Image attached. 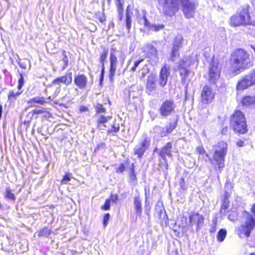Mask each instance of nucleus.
Wrapping results in <instances>:
<instances>
[{"label": "nucleus", "instance_id": "1", "mask_svg": "<svg viewBox=\"0 0 255 255\" xmlns=\"http://www.w3.org/2000/svg\"><path fill=\"white\" fill-rule=\"evenodd\" d=\"M159 9L165 16L172 17L181 7L185 16L193 17L197 4L194 0H158Z\"/></svg>", "mask_w": 255, "mask_h": 255}, {"label": "nucleus", "instance_id": "2", "mask_svg": "<svg viewBox=\"0 0 255 255\" xmlns=\"http://www.w3.org/2000/svg\"><path fill=\"white\" fill-rule=\"evenodd\" d=\"M227 147L228 144L226 142L223 141L218 142L217 145L214 146V153L212 158H209L208 155L206 154L203 145L197 147L196 151L199 154V159H203L207 161L208 158L212 165H217L219 168H223L225 165V157L227 154Z\"/></svg>", "mask_w": 255, "mask_h": 255}, {"label": "nucleus", "instance_id": "3", "mask_svg": "<svg viewBox=\"0 0 255 255\" xmlns=\"http://www.w3.org/2000/svg\"><path fill=\"white\" fill-rule=\"evenodd\" d=\"M233 67L237 70L246 68L252 65L249 54L242 49L236 50L233 54Z\"/></svg>", "mask_w": 255, "mask_h": 255}, {"label": "nucleus", "instance_id": "4", "mask_svg": "<svg viewBox=\"0 0 255 255\" xmlns=\"http://www.w3.org/2000/svg\"><path fill=\"white\" fill-rule=\"evenodd\" d=\"M230 126L235 131L240 133L243 134L248 131L245 117L240 111H236L233 114Z\"/></svg>", "mask_w": 255, "mask_h": 255}, {"label": "nucleus", "instance_id": "5", "mask_svg": "<svg viewBox=\"0 0 255 255\" xmlns=\"http://www.w3.org/2000/svg\"><path fill=\"white\" fill-rule=\"evenodd\" d=\"M251 211L255 216V204L252 207ZM243 220L240 230L243 234L248 237L250 236L252 231L255 227V218L252 214L244 211Z\"/></svg>", "mask_w": 255, "mask_h": 255}, {"label": "nucleus", "instance_id": "6", "mask_svg": "<svg viewBox=\"0 0 255 255\" xmlns=\"http://www.w3.org/2000/svg\"><path fill=\"white\" fill-rule=\"evenodd\" d=\"M175 108V104L173 100H165L161 105L158 112L161 116L166 118L174 112Z\"/></svg>", "mask_w": 255, "mask_h": 255}, {"label": "nucleus", "instance_id": "7", "mask_svg": "<svg viewBox=\"0 0 255 255\" xmlns=\"http://www.w3.org/2000/svg\"><path fill=\"white\" fill-rule=\"evenodd\" d=\"M254 84H255V71H253L238 82L237 89L238 90H243Z\"/></svg>", "mask_w": 255, "mask_h": 255}, {"label": "nucleus", "instance_id": "8", "mask_svg": "<svg viewBox=\"0 0 255 255\" xmlns=\"http://www.w3.org/2000/svg\"><path fill=\"white\" fill-rule=\"evenodd\" d=\"M150 141L145 137L142 140L138 143L133 148V154L138 158H141L150 146Z\"/></svg>", "mask_w": 255, "mask_h": 255}, {"label": "nucleus", "instance_id": "9", "mask_svg": "<svg viewBox=\"0 0 255 255\" xmlns=\"http://www.w3.org/2000/svg\"><path fill=\"white\" fill-rule=\"evenodd\" d=\"M189 221L188 226L193 227V225H195L196 231L199 232L204 225V217L202 214L194 212L189 216Z\"/></svg>", "mask_w": 255, "mask_h": 255}, {"label": "nucleus", "instance_id": "10", "mask_svg": "<svg viewBox=\"0 0 255 255\" xmlns=\"http://www.w3.org/2000/svg\"><path fill=\"white\" fill-rule=\"evenodd\" d=\"M177 127V123H169L165 127H160L159 126H155L153 128L154 132L163 137L167 136L169 133H171L173 129Z\"/></svg>", "mask_w": 255, "mask_h": 255}, {"label": "nucleus", "instance_id": "11", "mask_svg": "<svg viewBox=\"0 0 255 255\" xmlns=\"http://www.w3.org/2000/svg\"><path fill=\"white\" fill-rule=\"evenodd\" d=\"M145 52L146 57L152 65H155L159 61L157 50L152 45L148 44L146 45Z\"/></svg>", "mask_w": 255, "mask_h": 255}, {"label": "nucleus", "instance_id": "12", "mask_svg": "<svg viewBox=\"0 0 255 255\" xmlns=\"http://www.w3.org/2000/svg\"><path fill=\"white\" fill-rule=\"evenodd\" d=\"M208 81L211 84H215L219 80L220 76V70L218 68V64L213 62L209 68Z\"/></svg>", "mask_w": 255, "mask_h": 255}, {"label": "nucleus", "instance_id": "13", "mask_svg": "<svg viewBox=\"0 0 255 255\" xmlns=\"http://www.w3.org/2000/svg\"><path fill=\"white\" fill-rule=\"evenodd\" d=\"M215 93L208 85L204 86L201 93V101L205 104L210 103L214 99Z\"/></svg>", "mask_w": 255, "mask_h": 255}, {"label": "nucleus", "instance_id": "14", "mask_svg": "<svg viewBox=\"0 0 255 255\" xmlns=\"http://www.w3.org/2000/svg\"><path fill=\"white\" fill-rule=\"evenodd\" d=\"M172 148V143L170 142H167L164 146H163L160 149L156 147L154 149L153 152L158 151V153L159 156L163 159V160H165L166 159V156L169 157H172V154L171 153Z\"/></svg>", "mask_w": 255, "mask_h": 255}, {"label": "nucleus", "instance_id": "15", "mask_svg": "<svg viewBox=\"0 0 255 255\" xmlns=\"http://www.w3.org/2000/svg\"><path fill=\"white\" fill-rule=\"evenodd\" d=\"M118 51L114 49H112L110 52V77L111 79L114 76L117 69L118 59L117 57Z\"/></svg>", "mask_w": 255, "mask_h": 255}, {"label": "nucleus", "instance_id": "16", "mask_svg": "<svg viewBox=\"0 0 255 255\" xmlns=\"http://www.w3.org/2000/svg\"><path fill=\"white\" fill-rule=\"evenodd\" d=\"M156 77L153 74L150 73L147 78L146 83V92L148 95H152L155 91L156 88Z\"/></svg>", "mask_w": 255, "mask_h": 255}, {"label": "nucleus", "instance_id": "17", "mask_svg": "<svg viewBox=\"0 0 255 255\" xmlns=\"http://www.w3.org/2000/svg\"><path fill=\"white\" fill-rule=\"evenodd\" d=\"M170 74V70L169 66L164 65L161 68L158 80V84L161 87H164L166 85Z\"/></svg>", "mask_w": 255, "mask_h": 255}, {"label": "nucleus", "instance_id": "18", "mask_svg": "<svg viewBox=\"0 0 255 255\" xmlns=\"http://www.w3.org/2000/svg\"><path fill=\"white\" fill-rule=\"evenodd\" d=\"M72 82V73L71 72H68L65 75L53 80L51 85H58L59 86L61 83H63L66 86H68L71 84Z\"/></svg>", "mask_w": 255, "mask_h": 255}, {"label": "nucleus", "instance_id": "19", "mask_svg": "<svg viewBox=\"0 0 255 255\" xmlns=\"http://www.w3.org/2000/svg\"><path fill=\"white\" fill-rule=\"evenodd\" d=\"M74 82L80 89H85L88 84V78L84 74L79 73L75 75Z\"/></svg>", "mask_w": 255, "mask_h": 255}, {"label": "nucleus", "instance_id": "20", "mask_svg": "<svg viewBox=\"0 0 255 255\" xmlns=\"http://www.w3.org/2000/svg\"><path fill=\"white\" fill-rule=\"evenodd\" d=\"M249 6L243 7L238 14L240 16L244 25L251 24V16L249 13Z\"/></svg>", "mask_w": 255, "mask_h": 255}, {"label": "nucleus", "instance_id": "21", "mask_svg": "<svg viewBox=\"0 0 255 255\" xmlns=\"http://www.w3.org/2000/svg\"><path fill=\"white\" fill-rule=\"evenodd\" d=\"M140 22L143 24L145 26L149 27L150 30L154 31H159L160 29L163 28V25H150V23L147 20L145 15H143L142 18L140 19Z\"/></svg>", "mask_w": 255, "mask_h": 255}, {"label": "nucleus", "instance_id": "22", "mask_svg": "<svg viewBox=\"0 0 255 255\" xmlns=\"http://www.w3.org/2000/svg\"><path fill=\"white\" fill-rule=\"evenodd\" d=\"M229 195L228 192H226L224 195V199L222 200V203L220 208V214L222 215H226L227 213V210L230 205V201L229 200Z\"/></svg>", "mask_w": 255, "mask_h": 255}, {"label": "nucleus", "instance_id": "23", "mask_svg": "<svg viewBox=\"0 0 255 255\" xmlns=\"http://www.w3.org/2000/svg\"><path fill=\"white\" fill-rule=\"evenodd\" d=\"M134 209L136 212V216H140L142 214V208L141 205V200L139 197H134L133 198Z\"/></svg>", "mask_w": 255, "mask_h": 255}, {"label": "nucleus", "instance_id": "24", "mask_svg": "<svg viewBox=\"0 0 255 255\" xmlns=\"http://www.w3.org/2000/svg\"><path fill=\"white\" fill-rule=\"evenodd\" d=\"M189 66H186L184 60H181L179 64V70H180V75L182 77V80H185L188 75L189 71L187 68Z\"/></svg>", "mask_w": 255, "mask_h": 255}, {"label": "nucleus", "instance_id": "25", "mask_svg": "<svg viewBox=\"0 0 255 255\" xmlns=\"http://www.w3.org/2000/svg\"><path fill=\"white\" fill-rule=\"evenodd\" d=\"M108 54V50L106 49H104L103 52L100 54V63L102 64L101 81H102L103 78V75L105 71L104 62L107 58Z\"/></svg>", "mask_w": 255, "mask_h": 255}, {"label": "nucleus", "instance_id": "26", "mask_svg": "<svg viewBox=\"0 0 255 255\" xmlns=\"http://www.w3.org/2000/svg\"><path fill=\"white\" fill-rule=\"evenodd\" d=\"M242 104L244 106L255 108V97L246 96L242 100Z\"/></svg>", "mask_w": 255, "mask_h": 255}, {"label": "nucleus", "instance_id": "27", "mask_svg": "<svg viewBox=\"0 0 255 255\" xmlns=\"http://www.w3.org/2000/svg\"><path fill=\"white\" fill-rule=\"evenodd\" d=\"M230 24L233 27L244 25L243 21H242V19H241L238 13H237L234 15H233L231 17Z\"/></svg>", "mask_w": 255, "mask_h": 255}, {"label": "nucleus", "instance_id": "28", "mask_svg": "<svg viewBox=\"0 0 255 255\" xmlns=\"http://www.w3.org/2000/svg\"><path fill=\"white\" fill-rule=\"evenodd\" d=\"M45 98L44 97H35L27 101V103L30 104L31 107H35L34 104H38L39 105H43L46 103Z\"/></svg>", "mask_w": 255, "mask_h": 255}, {"label": "nucleus", "instance_id": "29", "mask_svg": "<svg viewBox=\"0 0 255 255\" xmlns=\"http://www.w3.org/2000/svg\"><path fill=\"white\" fill-rule=\"evenodd\" d=\"M184 62L186 64V66H190L193 65H198L199 61L197 58V55L196 54H192L189 56L187 60L184 61Z\"/></svg>", "mask_w": 255, "mask_h": 255}, {"label": "nucleus", "instance_id": "30", "mask_svg": "<svg viewBox=\"0 0 255 255\" xmlns=\"http://www.w3.org/2000/svg\"><path fill=\"white\" fill-rule=\"evenodd\" d=\"M111 118V117L107 116L105 117L104 116H100L98 117V119L97 121V127L99 130H102L103 128H101V125H104L109 120H110Z\"/></svg>", "mask_w": 255, "mask_h": 255}, {"label": "nucleus", "instance_id": "31", "mask_svg": "<svg viewBox=\"0 0 255 255\" xmlns=\"http://www.w3.org/2000/svg\"><path fill=\"white\" fill-rule=\"evenodd\" d=\"M155 215L159 219H164L167 216L165 210L161 207L156 206L155 208Z\"/></svg>", "mask_w": 255, "mask_h": 255}, {"label": "nucleus", "instance_id": "32", "mask_svg": "<svg viewBox=\"0 0 255 255\" xmlns=\"http://www.w3.org/2000/svg\"><path fill=\"white\" fill-rule=\"evenodd\" d=\"M3 196L5 199H7L12 201H14L16 199L15 195L12 193L11 189L9 187L6 188Z\"/></svg>", "mask_w": 255, "mask_h": 255}, {"label": "nucleus", "instance_id": "33", "mask_svg": "<svg viewBox=\"0 0 255 255\" xmlns=\"http://www.w3.org/2000/svg\"><path fill=\"white\" fill-rule=\"evenodd\" d=\"M22 93V91L14 92L12 90L9 92L8 94V99L10 102H14L18 97Z\"/></svg>", "mask_w": 255, "mask_h": 255}, {"label": "nucleus", "instance_id": "34", "mask_svg": "<svg viewBox=\"0 0 255 255\" xmlns=\"http://www.w3.org/2000/svg\"><path fill=\"white\" fill-rule=\"evenodd\" d=\"M183 43V37L182 35H178L176 36L174 39L173 46L177 48L178 49L182 46Z\"/></svg>", "mask_w": 255, "mask_h": 255}, {"label": "nucleus", "instance_id": "35", "mask_svg": "<svg viewBox=\"0 0 255 255\" xmlns=\"http://www.w3.org/2000/svg\"><path fill=\"white\" fill-rule=\"evenodd\" d=\"M227 235V231L225 229H220L218 233L217 239L218 241L220 242H223Z\"/></svg>", "mask_w": 255, "mask_h": 255}, {"label": "nucleus", "instance_id": "36", "mask_svg": "<svg viewBox=\"0 0 255 255\" xmlns=\"http://www.w3.org/2000/svg\"><path fill=\"white\" fill-rule=\"evenodd\" d=\"M51 233V231L47 228H44L38 232V236L42 237H48Z\"/></svg>", "mask_w": 255, "mask_h": 255}, {"label": "nucleus", "instance_id": "37", "mask_svg": "<svg viewBox=\"0 0 255 255\" xmlns=\"http://www.w3.org/2000/svg\"><path fill=\"white\" fill-rule=\"evenodd\" d=\"M120 130V125L119 124H113L111 128H109V129L107 130V133L108 134H111V133H117Z\"/></svg>", "mask_w": 255, "mask_h": 255}, {"label": "nucleus", "instance_id": "38", "mask_svg": "<svg viewBox=\"0 0 255 255\" xmlns=\"http://www.w3.org/2000/svg\"><path fill=\"white\" fill-rule=\"evenodd\" d=\"M178 50L179 49H178L175 46H172V51L170 54V60L174 61L176 60V57L179 55V54L178 53Z\"/></svg>", "mask_w": 255, "mask_h": 255}, {"label": "nucleus", "instance_id": "39", "mask_svg": "<svg viewBox=\"0 0 255 255\" xmlns=\"http://www.w3.org/2000/svg\"><path fill=\"white\" fill-rule=\"evenodd\" d=\"M62 55L63 56L62 61L64 63V65L62 67V70H64L68 66V58L66 55V52L65 50H62Z\"/></svg>", "mask_w": 255, "mask_h": 255}, {"label": "nucleus", "instance_id": "40", "mask_svg": "<svg viewBox=\"0 0 255 255\" xmlns=\"http://www.w3.org/2000/svg\"><path fill=\"white\" fill-rule=\"evenodd\" d=\"M126 25L127 29L129 31L131 28V17L129 14V13L128 11V9H127L126 12Z\"/></svg>", "mask_w": 255, "mask_h": 255}, {"label": "nucleus", "instance_id": "41", "mask_svg": "<svg viewBox=\"0 0 255 255\" xmlns=\"http://www.w3.org/2000/svg\"><path fill=\"white\" fill-rule=\"evenodd\" d=\"M96 112L97 114L105 113L106 109L103 105L101 104H97L95 107Z\"/></svg>", "mask_w": 255, "mask_h": 255}, {"label": "nucleus", "instance_id": "42", "mask_svg": "<svg viewBox=\"0 0 255 255\" xmlns=\"http://www.w3.org/2000/svg\"><path fill=\"white\" fill-rule=\"evenodd\" d=\"M238 213L236 211H231L229 212L228 215V218L231 221H234L237 219Z\"/></svg>", "mask_w": 255, "mask_h": 255}, {"label": "nucleus", "instance_id": "43", "mask_svg": "<svg viewBox=\"0 0 255 255\" xmlns=\"http://www.w3.org/2000/svg\"><path fill=\"white\" fill-rule=\"evenodd\" d=\"M20 77L18 79L17 88L20 91L23 87L24 83V78L22 73H20Z\"/></svg>", "mask_w": 255, "mask_h": 255}, {"label": "nucleus", "instance_id": "44", "mask_svg": "<svg viewBox=\"0 0 255 255\" xmlns=\"http://www.w3.org/2000/svg\"><path fill=\"white\" fill-rule=\"evenodd\" d=\"M144 61L143 59H139L135 61L134 62L133 66L131 68V70L132 72H134L136 70V68L138 66V65Z\"/></svg>", "mask_w": 255, "mask_h": 255}, {"label": "nucleus", "instance_id": "45", "mask_svg": "<svg viewBox=\"0 0 255 255\" xmlns=\"http://www.w3.org/2000/svg\"><path fill=\"white\" fill-rule=\"evenodd\" d=\"M111 202L110 199H107L104 206L101 207V209L104 210H109L110 209Z\"/></svg>", "mask_w": 255, "mask_h": 255}, {"label": "nucleus", "instance_id": "46", "mask_svg": "<svg viewBox=\"0 0 255 255\" xmlns=\"http://www.w3.org/2000/svg\"><path fill=\"white\" fill-rule=\"evenodd\" d=\"M145 212L146 215L148 214V212L150 210V207H149V202L147 201V194L145 193Z\"/></svg>", "mask_w": 255, "mask_h": 255}, {"label": "nucleus", "instance_id": "47", "mask_svg": "<svg viewBox=\"0 0 255 255\" xmlns=\"http://www.w3.org/2000/svg\"><path fill=\"white\" fill-rule=\"evenodd\" d=\"M130 170H131V171H130V173L129 174V177H130V178L131 180H134L136 179V175H135V174L134 173V165H133V163L131 165V167L130 168Z\"/></svg>", "mask_w": 255, "mask_h": 255}, {"label": "nucleus", "instance_id": "48", "mask_svg": "<svg viewBox=\"0 0 255 255\" xmlns=\"http://www.w3.org/2000/svg\"><path fill=\"white\" fill-rule=\"evenodd\" d=\"M110 214L109 213H107L105 215L103 219V225L104 227H106L107 226L108 221L110 219Z\"/></svg>", "mask_w": 255, "mask_h": 255}, {"label": "nucleus", "instance_id": "49", "mask_svg": "<svg viewBox=\"0 0 255 255\" xmlns=\"http://www.w3.org/2000/svg\"><path fill=\"white\" fill-rule=\"evenodd\" d=\"M125 170V166L123 164H121L119 167L116 168V172L118 173H122Z\"/></svg>", "mask_w": 255, "mask_h": 255}, {"label": "nucleus", "instance_id": "50", "mask_svg": "<svg viewBox=\"0 0 255 255\" xmlns=\"http://www.w3.org/2000/svg\"><path fill=\"white\" fill-rule=\"evenodd\" d=\"M110 199V202L112 201L113 203L117 204L118 200V196L117 194H112Z\"/></svg>", "mask_w": 255, "mask_h": 255}, {"label": "nucleus", "instance_id": "51", "mask_svg": "<svg viewBox=\"0 0 255 255\" xmlns=\"http://www.w3.org/2000/svg\"><path fill=\"white\" fill-rule=\"evenodd\" d=\"M213 223L212 225V227L210 230V232L211 233H214L216 230V225H217V221L216 220H215L213 221Z\"/></svg>", "mask_w": 255, "mask_h": 255}, {"label": "nucleus", "instance_id": "52", "mask_svg": "<svg viewBox=\"0 0 255 255\" xmlns=\"http://www.w3.org/2000/svg\"><path fill=\"white\" fill-rule=\"evenodd\" d=\"M71 180L70 177L69 175L67 174L64 176L62 180V182L64 184H66L67 182H69Z\"/></svg>", "mask_w": 255, "mask_h": 255}, {"label": "nucleus", "instance_id": "53", "mask_svg": "<svg viewBox=\"0 0 255 255\" xmlns=\"http://www.w3.org/2000/svg\"><path fill=\"white\" fill-rule=\"evenodd\" d=\"M145 67H146V69H145L144 67H143L142 69V72H141V77L144 78L146 74L148 72L149 70L147 69V66L145 65L144 66Z\"/></svg>", "mask_w": 255, "mask_h": 255}, {"label": "nucleus", "instance_id": "54", "mask_svg": "<svg viewBox=\"0 0 255 255\" xmlns=\"http://www.w3.org/2000/svg\"><path fill=\"white\" fill-rule=\"evenodd\" d=\"M118 12H123L124 11V7H123V3L122 4H117Z\"/></svg>", "mask_w": 255, "mask_h": 255}, {"label": "nucleus", "instance_id": "55", "mask_svg": "<svg viewBox=\"0 0 255 255\" xmlns=\"http://www.w3.org/2000/svg\"><path fill=\"white\" fill-rule=\"evenodd\" d=\"M106 144L104 142H101L97 145L96 149H99L100 148H105Z\"/></svg>", "mask_w": 255, "mask_h": 255}, {"label": "nucleus", "instance_id": "56", "mask_svg": "<svg viewBox=\"0 0 255 255\" xmlns=\"http://www.w3.org/2000/svg\"><path fill=\"white\" fill-rule=\"evenodd\" d=\"M61 91V86L60 85H58V87H57V88L56 89L54 93V96H57L60 92Z\"/></svg>", "mask_w": 255, "mask_h": 255}, {"label": "nucleus", "instance_id": "57", "mask_svg": "<svg viewBox=\"0 0 255 255\" xmlns=\"http://www.w3.org/2000/svg\"><path fill=\"white\" fill-rule=\"evenodd\" d=\"M33 112L35 114H41L44 112V111L41 109H35Z\"/></svg>", "mask_w": 255, "mask_h": 255}, {"label": "nucleus", "instance_id": "58", "mask_svg": "<svg viewBox=\"0 0 255 255\" xmlns=\"http://www.w3.org/2000/svg\"><path fill=\"white\" fill-rule=\"evenodd\" d=\"M30 124V121H24L23 125L26 126V130H27L28 128L29 127Z\"/></svg>", "mask_w": 255, "mask_h": 255}, {"label": "nucleus", "instance_id": "59", "mask_svg": "<svg viewBox=\"0 0 255 255\" xmlns=\"http://www.w3.org/2000/svg\"><path fill=\"white\" fill-rule=\"evenodd\" d=\"M19 66L22 69H25L26 68V65L24 62L18 63Z\"/></svg>", "mask_w": 255, "mask_h": 255}, {"label": "nucleus", "instance_id": "60", "mask_svg": "<svg viewBox=\"0 0 255 255\" xmlns=\"http://www.w3.org/2000/svg\"><path fill=\"white\" fill-rule=\"evenodd\" d=\"M244 142L243 140H240L237 141V144L239 147H242L244 145Z\"/></svg>", "mask_w": 255, "mask_h": 255}, {"label": "nucleus", "instance_id": "61", "mask_svg": "<svg viewBox=\"0 0 255 255\" xmlns=\"http://www.w3.org/2000/svg\"><path fill=\"white\" fill-rule=\"evenodd\" d=\"M80 110L82 112H85L88 111V109L86 107H85V106H82L80 108Z\"/></svg>", "mask_w": 255, "mask_h": 255}, {"label": "nucleus", "instance_id": "62", "mask_svg": "<svg viewBox=\"0 0 255 255\" xmlns=\"http://www.w3.org/2000/svg\"><path fill=\"white\" fill-rule=\"evenodd\" d=\"M118 18L120 21H122L123 20V12H118Z\"/></svg>", "mask_w": 255, "mask_h": 255}, {"label": "nucleus", "instance_id": "63", "mask_svg": "<svg viewBox=\"0 0 255 255\" xmlns=\"http://www.w3.org/2000/svg\"><path fill=\"white\" fill-rule=\"evenodd\" d=\"M106 20V17L105 15H103L99 18V20L101 22H104Z\"/></svg>", "mask_w": 255, "mask_h": 255}, {"label": "nucleus", "instance_id": "64", "mask_svg": "<svg viewBox=\"0 0 255 255\" xmlns=\"http://www.w3.org/2000/svg\"><path fill=\"white\" fill-rule=\"evenodd\" d=\"M163 161H164V163L162 164V166L166 170H167L168 164L167 163V159H166L165 160H163Z\"/></svg>", "mask_w": 255, "mask_h": 255}]
</instances>
